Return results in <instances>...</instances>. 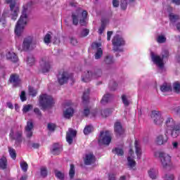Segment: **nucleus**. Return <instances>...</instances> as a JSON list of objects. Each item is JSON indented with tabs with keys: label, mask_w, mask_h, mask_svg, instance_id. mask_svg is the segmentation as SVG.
Masks as SVG:
<instances>
[{
	"label": "nucleus",
	"mask_w": 180,
	"mask_h": 180,
	"mask_svg": "<svg viewBox=\"0 0 180 180\" xmlns=\"http://www.w3.org/2000/svg\"><path fill=\"white\" fill-rule=\"evenodd\" d=\"M54 103V99L50 95L43 94L39 96V105L42 109H47Z\"/></svg>",
	"instance_id": "obj_5"
},
{
	"label": "nucleus",
	"mask_w": 180,
	"mask_h": 180,
	"mask_svg": "<svg viewBox=\"0 0 180 180\" xmlns=\"http://www.w3.org/2000/svg\"><path fill=\"white\" fill-rule=\"evenodd\" d=\"M109 110L108 109L101 111V115L103 117H108V116H109Z\"/></svg>",
	"instance_id": "obj_55"
},
{
	"label": "nucleus",
	"mask_w": 180,
	"mask_h": 180,
	"mask_svg": "<svg viewBox=\"0 0 180 180\" xmlns=\"http://www.w3.org/2000/svg\"><path fill=\"white\" fill-rule=\"evenodd\" d=\"M94 131V127L92 126H87L84 129V134H89V133H91V131Z\"/></svg>",
	"instance_id": "obj_42"
},
{
	"label": "nucleus",
	"mask_w": 180,
	"mask_h": 180,
	"mask_svg": "<svg viewBox=\"0 0 180 180\" xmlns=\"http://www.w3.org/2000/svg\"><path fill=\"white\" fill-rule=\"evenodd\" d=\"M112 43L113 46L112 50L114 51H122L120 47L124 46L125 44L124 39L120 35H115L112 40Z\"/></svg>",
	"instance_id": "obj_8"
},
{
	"label": "nucleus",
	"mask_w": 180,
	"mask_h": 180,
	"mask_svg": "<svg viewBox=\"0 0 180 180\" xmlns=\"http://www.w3.org/2000/svg\"><path fill=\"white\" fill-rule=\"evenodd\" d=\"M9 153L11 158H16V151L15 150H13V148H10Z\"/></svg>",
	"instance_id": "obj_54"
},
{
	"label": "nucleus",
	"mask_w": 180,
	"mask_h": 180,
	"mask_svg": "<svg viewBox=\"0 0 180 180\" xmlns=\"http://www.w3.org/2000/svg\"><path fill=\"white\" fill-rule=\"evenodd\" d=\"M92 49H97V51L96 52L94 55V58L96 60H99L101 57L103 55V51H102V49H101V44L100 43H96L94 42L91 45Z\"/></svg>",
	"instance_id": "obj_15"
},
{
	"label": "nucleus",
	"mask_w": 180,
	"mask_h": 180,
	"mask_svg": "<svg viewBox=\"0 0 180 180\" xmlns=\"http://www.w3.org/2000/svg\"><path fill=\"white\" fill-rule=\"evenodd\" d=\"M33 122L31 120L27 121V126L25 127V131H32L33 130Z\"/></svg>",
	"instance_id": "obj_41"
},
{
	"label": "nucleus",
	"mask_w": 180,
	"mask_h": 180,
	"mask_svg": "<svg viewBox=\"0 0 180 180\" xmlns=\"http://www.w3.org/2000/svg\"><path fill=\"white\" fill-rule=\"evenodd\" d=\"M155 157H159V158H170L169 155L164 152H156L155 153Z\"/></svg>",
	"instance_id": "obj_29"
},
{
	"label": "nucleus",
	"mask_w": 180,
	"mask_h": 180,
	"mask_svg": "<svg viewBox=\"0 0 180 180\" xmlns=\"http://www.w3.org/2000/svg\"><path fill=\"white\" fill-rule=\"evenodd\" d=\"M113 34V32L112 31H108L107 32V40L109 41H110V37H112V35Z\"/></svg>",
	"instance_id": "obj_60"
},
{
	"label": "nucleus",
	"mask_w": 180,
	"mask_h": 180,
	"mask_svg": "<svg viewBox=\"0 0 180 180\" xmlns=\"http://www.w3.org/2000/svg\"><path fill=\"white\" fill-rule=\"evenodd\" d=\"M44 41L45 44H50L51 43V32H49L45 35Z\"/></svg>",
	"instance_id": "obj_30"
},
{
	"label": "nucleus",
	"mask_w": 180,
	"mask_h": 180,
	"mask_svg": "<svg viewBox=\"0 0 180 180\" xmlns=\"http://www.w3.org/2000/svg\"><path fill=\"white\" fill-rule=\"evenodd\" d=\"M20 99L22 102H25V101H26V93L25 91L21 92Z\"/></svg>",
	"instance_id": "obj_56"
},
{
	"label": "nucleus",
	"mask_w": 180,
	"mask_h": 180,
	"mask_svg": "<svg viewBox=\"0 0 180 180\" xmlns=\"http://www.w3.org/2000/svg\"><path fill=\"white\" fill-rule=\"evenodd\" d=\"M25 134H26L27 137H28V139H30V137H32V136H33V131H25Z\"/></svg>",
	"instance_id": "obj_61"
},
{
	"label": "nucleus",
	"mask_w": 180,
	"mask_h": 180,
	"mask_svg": "<svg viewBox=\"0 0 180 180\" xmlns=\"http://www.w3.org/2000/svg\"><path fill=\"white\" fill-rule=\"evenodd\" d=\"M20 167L24 172H26L27 171L28 165L26 162H25V161L21 162Z\"/></svg>",
	"instance_id": "obj_47"
},
{
	"label": "nucleus",
	"mask_w": 180,
	"mask_h": 180,
	"mask_svg": "<svg viewBox=\"0 0 180 180\" xmlns=\"http://www.w3.org/2000/svg\"><path fill=\"white\" fill-rule=\"evenodd\" d=\"M9 81L14 86H18L20 84V79H19V75H11L9 79Z\"/></svg>",
	"instance_id": "obj_20"
},
{
	"label": "nucleus",
	"mask_w": 180,
	"mask_h": 180,
	"mask_svg": "<svg viewBox=\"0 0 180 180\" xmlns=\"http://www.w3.org/2000/svg\"><path fill=\"white\" fill-rule=\"evenodd\" d=\"M0 168L2 169L6 168V159H0Z\"/></svg>",
	"instance_id": "obj_51"
},
{
	"label": "nucleus",
	"mask_w": 180,
	"mask_h": 180,
	"mask_svg": "<svg viewBox=\"0 0 180 180\" xmlns=\"http://www.w3.org/2000/svg\"><path fill=\"white\" fill-rule=\"evenodd\" d=\"M167 38L164 35H159L157 38L158 43H165Z\"/></svg>",
	"instance_id": "obj_46"
},
{
	"label": "nucleus",
	"mask_w": 180,
	"mask_h": 180,
	"mask_svg": "<svg viewBox=\"0 0 180 180\" xmlns=\"http://www.w3.org/2000/svg\"><path fill=\"white\" fill-rule=\"evenodd\" d=\"M120 6L124 11L127 8V0H121Z\"/></svg>",
	"instance_id": "obj_52"
},
{
	"label": "nucleus",
	"mask_w": 180,
	"mask_h": 180,
	"mask_svg": "<svg viewBox=\"0 0 180 180\" xmlns=\"http://www.w3.org/2000/svg\"><path fill=\"white\" fill-rule=\"evenodd\" d=\"M165 180H174V174H166Z\"/></svg>",
	"instance_id": "obj_58"
},
{
	"label": "nucleus",
	"mask_w": 180,
	"mask_h": 180,
	"mask_svg": "<svg viewBox=\"0 0 180 180\" xmlns=\"http://www.w3.org/2000/svg\"><path fill=\"white\" fill-rule=\"evenodd\" d=\"M22 131H17L15 132H13V129L11 130V133H10V137H11V139H13V140H15V141H22Z\"/></svg>",
	"instance_id": "obj_17"
},
{
	"label": "nucleus",
	"mask_w": 180,
	"mask_h": 180,
	"mask_svg": "<svg viewBox=\"0 0 180 180\" xmlns=\"http://www.w3.org/2000/svg\"><path fill=\"white\" fill-rule=\"evenodd\" d=\"M39 68L41 72H49L51 69V60L49 57H44L39 61Z\"/></svg>",
	"instance_id": "obj_7"
},
{
	"label": "nucleus",
	"mask_w": 180,
	"mask_h": 180,
	"mask_svg": "<svg viewBox=\"0 0 180 180\" xmlns=\"http://www.w3.org/2000/svg\"><path fill=\"white\" fill-rule=\"evenodd\" d=\"M102 70H98L95 73L92 71L84 72L82 75V81L83 82H89L91 79L94 78H98V77H101Z\"/></svg>",
	"instance_id": "obj_6"
},
{
	"label": "nucleus",
	"mask_w": 180,
	"mask_h": 180,
	"mask_svg": "<svg viewBox=\"0 0 180 180\" xmlns=\"http://www.w3.org/2000/svg\"><path fill=\"white\" fill-rule=\"evenodd\" d=\"M94 162H95V159L94 158H86L84 160L85 165H91V164H94Z\"/></svg>",
	"instance_id": "obj_50"
},
{
	"label": "nucleus",
	"mask_w": 180,
	"mask_h": 180,
	"mask_svg": "<svg viewBox=\"0 0 180 180\" xmlns=\"http://www.w3.org/2000/svg\"><path fill=\"white\" fill-rule=\"evenodd\" d=\"M161 162H162V167H168V166L171 165V159H169V158H162L161 159Z\"/></svg>",
	"instance_id": "obj_32"
},
{
	"label": "nucleus",
	"mask_w": 180,
	"mask_h": 180,
	"mask_svg": "<svg viewBox=\"0 0 180 180\" xmlns=\"http://www.w3.org/2000/svg\"><path fill=\"white\" fill-rule=\"evenodd\" d=\"M36 46V43L33 41V38L32 37H28L25 38L22 43V49L25 51H27V50H32L34 49Z\"/></svg>",
	"instance_id": "obj_11"
},
{
	"label": "nucleus",
	"mask_w": 180,
	"mask_h": 180,
	"mask_svg": "<svg viewBox=\"0 0 180 180\" xmlns=\"http://www.w3.org/2000/svg\"><path fill=\"white\" fill-rule=\"evenodd\" d=\"M36 60L34 59V57L33 56H29L27 58L26 62L27 65H30V67H32V65H34Z\"/></svg>",
	"instance_id": "obj_28"
},
{
	"label": "nucleus",
	"mask_w": 180,
	"mask_h": 180,
	"mask_svg": "<svg viewBox=\"0 0 180 180\" xmlns=\"http://www.w3.org/2000/svg\"><path fill=\"white\" fill-rule=\"evenodd\" d=\"M160 91L162 92H171V91H172L171 84H167V83H164L160 86Z\"/></svg>",
	"instance_id": "obj_24"
},
{
	"label": "nucleus",
	"mask_w": 180,
	"mask_h": 180,
	"mask_svg": "<svg viewBox=\"0 0 180 180\" xmlns=\"http://www.w3.org/2000/svg\"><path fill=\"white\" fill-rule=\"evenodd\" d=\"M104 63L107 65L113 64V63H115V61L113 60V56H105L104 59Z\"/></svg>",
	"instance_id": "obj_34"
},
{
	"label": "nucleus",
	"mask_w": 180,
	"mask_h": 180,
	"mask_svg": "<svg viewBox=\"0 0 180 180\" xmlns=\"http://www.w3.org/2000/svg\"><path fill=\"white\" fill-rule=\"evenodd\" d=\"M75 175V167L74 166V165H70V168L69 170V176L70 178L72 179L74 178Z\"/></svg>",
	"instance_id": "obj_36"
},
{
	"label": "nucleus",
	"mask_w": 180,
	"mask_h": 180,
	"mask_svg": "<svg viewBox=\"0 0 180 180\" xmlns=\"http://www.w3.org/2000/svg\"><path fill=\"white\" fill-rule=\"evenodd\" d=\"M88 16V12L86 11H82L81 9L77 10L72 13V23L75 26L79 22L82 26L86 25V18Z\"/></svg>",
	"instance_id": "obj_3"
},
{
	"label": "nucleus",
	"mask_w": 180,
	"mask_h": 180,
	"mask_svg": "<svg viewBox=\"0 0 180 180\" xmlns=\"http://www.w3.org/2000/svg\"><path fill=\"white\" fill-rule=\"evenodd\" d=\"M29 94L31 96H36L37 95V90L34 89L33 87H29Z\"/></svg>",
	"instance_id": "obj_48"
},
{
	"label": "nucleus",
	"mask_w": 180,
	"mask_h": 180,
	"mask_svg": "<svg viewBox=\"0 0 180 180\" xmlns=\"http://www.w3.org/2000/svg\"><path fill=\"white\" fill-rule=\"evenodd\" d=\"M165 131H171V136L173 139H176L179 136L180 127L174 120V118L169 117L165 120Z\"/></svg>",
	"instance_id": "obj_2"
},
{
	"label": "nucleus",
	"mask_w": 180,
	"mask_h": 180,
	"mask_svg": "<svg viewBox=\"0 0 180 180\" xmlns=\"http://www.w3.org/2000/svg\"><path fill=\"white\" fill-rule=\"evenodd\" d=\"M114 130L117 136H122V134L124 133V130L122 127V124H120V122H115L114 126Z\"/></svg>",
	"instance_id": "obj_19"
},
{
	"label": "nucleus",
	"mask_w": 180,
	"mask_h": 180,
	"mask_svg": "<svg viewBox=\"0 0 180 180\" xmlns=\"http://www.w3.org/2000/svg\"><path fill=\"white\" fill-rule=\"evenodd\" d=\"M89 92H91V90L89 89H87L86 90H85L83 93V96H82V101L84 102V103H85V102H88V101H89Z\"/></svg>",
	"instance_id": "obj_25"
},
{
	"label": "nucleus",
	"mask_w": 180,
	"mask_h": 180,
	"mask_svg": "<svg viewBox=\"0 0 180 180\" xmlns=\"http://www.w3.org/2000/svg\"><path fill=\"white\" fill-rule=\"evenodd\" d=\"M110 141H112V135H110V132L108 131H101L98 139V143L100 145L104 144L105 146H109Z\"/></svg>",
	"instance_id": "obj_9"
},
{
	"label": "nucleus",
	"mask_w": 180,
	"mask_h": 180,
	"mask_svg": "<svg viewBox=\"0 0 180 180\" xmlns=\"http://www.w3.org/2000/svg\"><path fill=\"white\" fill-rule=\"evenodd\" d=\"M58 79L60 85H64L70 79V75L67 72H63L58 75Z\"/></svg>",
	"instance_id": "obj_16"
},
{
	"label": "nucleus",
	"mask_w": 180,
	"mask_h": 180,
	"mask_svg": "<svg viewBox=\"0 0 180 180\" xmlns=\"http://www.w3.org/2000/svg\"><path fill=\"white\" fill-rule=\"evenodd\" d=\"M72 115H74V109H72V108H71V107L67 108L63 112V116L66 119H70V117H72Z\"/></svg>",
	"instance_id": "obj_22"
},
{
	"label": "nucleus",
	"mask_w": 180,
	"mask_h": 180,
	"mask_svg": "<svg viewBox=\"0 0 180 180\" xmlns=\"http://www.w3.org/2000/svg\"><path fill=\"white\" fill-rule=\"evenodd\" d=\"M112 5L115 8L119 6V0H112Z\"/></svg>",
	"instance_id": "obj_62"
},
{
	"label": "nucleus",
	"mask_w": 180,
	"mask_h": 180,
	"mask_svg": "<svg viewBox=\"0 0 180 180\" xmlns=\"http://www.w3.org/2000/svg\"><path fill=\"white\" fill-rule=\"evenodd\" d=\"M84 116H88L89 115H91V117H94V116H96V113H98V112L96 111H94V112H91L89 110V108L86 107L84 109V112H83Z\"/></svg>",
	"instance_id": "obj_26"
},
{
	"label": "nucleus",
	"mask_w": 180,
	"mask_h": 180,
	"mask_svg": "<svg viewBox=\"0 0 180 180\" xmlns=\"http://www.w3.org/2000/svg\"><path fill=\"white\" fill-rule=\"evenodd\" d=\"M51 151L53 155H58L63 151V145L54 143Z\"/></svg>",
	"instance_id": "obj_18"
},
{
	"label": "nucleus",
	"mask_w": 180,
	"mask_h": 180,
	"mask_svg": "<svg viewBox=\"0 0 180 180\" xmlns=\"http://www.w3.org/2000/svg\"><path fill=\"white\" fill-rule=\"evenodd\" d=\"M6 4H10L11 19L13 20H16L18 13H19V6H16V3L12 0H6Z\"/></svg>",
	"instance_id": "obj_10"
},
{
	"label": "nucleus",
	"mask_w": 180,
	"mask_h": 180,
	"mask_svg": "<svg viewBox=\"0 0 180 180\" xmlns=\"http://www.w3.org/2000/svg\"><path fill=\"white\" fill-rule=\"evenodd\" d=\"M151 117L155 124H162V122H164V118L161 116V112L160 111H152Z\"/></svg>",
	"instance_id": "obj_13"
},
{
	"label": "nucleus",
	"mask_w": 180,
	"mask_h": 180,
	"mask_svg": "<svg viewBox=\"0 0 180 180\" xmlns=\"http://www.w3.org/2000/svg\"><path fill=\"white\" fill-rule=\"evenodd\" d=\"M30 109H33V106L30 104L25 105L23 106L22 112L23 113H27L30 110Z\"/></svg>",
	"instance_id": "obj_43"
},
{
	"label": "nucleus",
	"mask_w": 180,
	"mask_h": 180,
	"mask_svg": "<svg viewBox=\"0 0 180 180\" xmlns=\"http://www.w3.org/2000/svg\"><path fill=\"white\" fill-rule=\"evenodd\" d=\"M32 148H39L40 147V145L39 143H32Z\"/></svg>",
	"instance_id": "obj_64"
},
{
	"label": "nucleus",
	"mask_w": 180,
	"mask_h": 180,
	"mask_svg": "<svg viewBox=\"0 0 180 180\" xmlns=\"http://www.w3.org/2000/svg\"><path fill=\"white\" fill-rule=\"evenodd\" d=\"M32 1H30L23 6L22 15L15 25V33L16 36H22V33L25 30V26L27 23V13L32 8Z\"/></svg>",
	"instance_id": "obj_1"
},
{
	"label": "nucleus",
	"mask_w": 180,
	"mask_h": 180,
	"mask_svg": "<svg viewBox=\"0 0 180 180\" xmlns=\"http://www.w3.org/2000/svg\"><path fill=\"white\" fill-rule=\"evenodd\" d=\"M105 27H106V22H105V20L102 19L101 20V25L100 28L98 29V33L99 34H102L105 30Z\"/></svg>",
	"instance_id": "obj_38"
},
{
	"label": "nucleus",
	"mask_w": 180,
	"mask_h": 180,
	"mask_svg": "<svg viewBox=\"0 0 180 180\" xmlns=\"http://www.w3.org/2000/svg\"><path fill=\"white\" fill-rule=\"evenodd\" d=\"M134 146L137 157H141V145H140V142L139 141V140H135Z\"/></svg>",
	"instance_id": "obj_21"
},
{
	"label": "nucleus",
	"mask_w": 180,
	"mask_h": 180,
	"mask_svg": "<svg viewBox=\"0 0 180 180\" xmlns=\"http://www.w3.org/2000/svg\"><path fill=\"white\" fill-rule=\"evenodd\" d=\"M77 136V131L70 128L66 133V141L68 144H72L74 138Z\"/></svg>",
	"instance_id": "obj_14"
},
{
	"label": "nucleus",
	"mask_w": 180,
	"mask_h": 180,
	"mask_svg": "<svg viewBox=\"0 0 180 180\" xmlns=\"http://www.w3.org/2000/svg\"><path fill=\"white\" fill-rule=\"evenodd\" d=\"M34 112L38 116V117H41V112H40L39 108H34Z\"/></svg>",
	"instance_id": "obj_57"
},
{
	"label": "nucleus",
	"mask_w": 180,
	"mask_h": 180,
	"mask_svg": "<svg viewBox=\"0 0 180 180\" xmlns=\"http://www.w3.org/2000/svg\"><path fill=\"white\" fill-rule=\"evenodd\" d=\"M41 171V176H42V178H46V176H47V168H46L45 167H42L40 169Z\"/></svg>",
	"instance_id": "obj_44"
},
{
	"label": "nucleus",
	"mask_w": 180,
	"mask_h": 180,
	"mask_svg": "<svg viewBox=\"0 0 180 180\" xmlns=\"http://www.w3.org/2000/svg\"><path fill=\"white\" fill-rule=\"evenodd\" d=\"M89 34V30L83 29L79 32V37H86Z\"/></svg>",
	"instance_id": "obj_35"
},
{
	"label": "nucleus",
	"mask_w": 180,
	"mask_h": 180,
	"mask_svg": "<svg viewBox=\"0 0 180 180\" xmlns=\"http://www.w3.org/2000/svg\"><path fill=\"white\" fill-rule=\"evenodd\" d=\"M168 141V131H165L164 134H159L156 136L155 143L158 146H162L166 144Z\"/></svg>",
	"instance_id": "obj_12"
},
{
	"label": "nucleus",
	"mask_w": 180,
	"mask_h": 180,
	"mask_svg": "<svg viewBox=\"0 0 180 180\" xmlns=\"http://www.w3.org/2000/svg\"><path fill=\"white\" fill-rule=\"evenodd\" d=\"M158 174V172L157 171V169H150L148 171V175L150 178H151V179H155L157 178Z\"/></svg>",
	"instance_id": "obj_27"
},
{
	"label": "nucleus",
	"mask_w": 180,
	"mask_h": 180,
	"mask_svg": "<svg viewBox=\"0 0 180 180\" xmlns=\"http://www.w3.org/2000/svg\"><path fill=\"white\" fill-rule=\"evenodd\" d=\"M173 91L176 92V94H180V83L179 82H176L173 84Z\"/></svg>",
	"instance_id": "obj_33"
},
{
	"label": "nucleus",
	"mask_w": 180,
	"mask_h": 180,
	"mask_svg": "<svg viewBox=\"0 0 180 180\" xmlns=\"http://www.w3.org/2000/svg\"><path fill=\"white\" fill-rule=\"evenodd\" d=\"M110 98H112V96L110 94L104 95L103 98L101 99L102 105H105V103H108V102L110 101Z\"/></svg>",
	"instance_id": "obj_31"
},
{
	"label": "nucleus",
	"mask_w": 180,
	"mask_h": 180,
	"mask_svg": "<svg viewBox=\"0 0 180 180\" xmlns=\"http://www.w3.org/2000/svg\"><path fill=\"white\" fill-rule=\"evenodd\" d=\"M150 57L153 63L158 67V68H160V70H162L164 68V58H167L168 57V51H165L162 53V57L156 55L153 52L150 53Z\"/></svg>",
	"instance_id": "obj_4"
},
{
	"label": "nucleus",
	"mask_w": 180,
	"mask_h": 180,
	"mask_svg": "<svg viewBox=\"0 0 180 180\" xmlns=\"http://www.w3.org/2000/svg\"><path fill=\"white\" fill-rule=\"evenodd\" d=\"M6 58L8 60H11L13 63H16V61H18V56H16V53L13 52H8L6 54Z\"/></svg>",
	"instance_id": "obj_23"
},
{
	"label": "nucleus",
	"mask_w": 180,
	"mask_h": 180,
	"mask_svg": "<svg viewBox=\"0 0 180 180\" xmlns=\"http://www.w3.org/2000/svg\"><path fill=\"white\" fill-rule=\"evenodd\" d=\"M48 129L49 131H54L56 130V124L53 123L48 124Z\"/></svg>",
	"instance_id": "obj_53"
},
{
	"label": "nucleus",
	"mask_w": 180,
	"mask_h": 180,
	"mask_svg": "<svg viewBox=\"0 0 180 180\" xmlns=\"http://www.w3.org/2000/svg\"><path fill=\"white\" fill-rule=\"evenodd\" d=\"M128 165H129V167H130V168H134V167H136V161H134V159L129 158L128 159Z\"/></svg>",
	"instance_id": "obj_49"
},
{
	"label": "nucleus",
	"mask_w": 180,
	"mask_h": 180,
	"mask_svg": "<svg viewBox=\"0 0 180 180\" xmlns=\"http://www.w3.org/2000/svg\"><path fill=\"white\" fill-rule=\"evenodd\" d=\"M122 103H124V106H129L130 105V102L129 101V99L127 98V96L123 94L122 96Z\"/></svg>",
	"instance_id": "obj_39"
},
{
	"label": "nucleus",
	"mask_w": 180,
	"mask_h": 180,
	"mask_svg": "<svg viewBox=\"0 0 180 180\" xmlns=\"http://www.w3.org/2000/svg\"><path fill=\"white\" fill-rule=\"evenodd\" d=\"M169 19H170V21L174 23L175 22H176V20H178V19H179V15H174V14H170L169 15Z\"/></svg>",
	"instance_id": "obj_45"
},
{
	"label": "nucleus",
	"mask_w": 180,
	"mask_h": 180,
	"mask_svg": "<svg viewBox=\"0 0 180 180\" xmlns=\"http://www.w3.org/2000/svg\"><path fill=\"white\" fill-rule=\"evenodd\" d=\"M86 158H94V153H89L86 155Z\"/></svg>",
	"instance_id": "obj_63"
},
{
	"label": "nucleus",
	"mask_w": 180,
	"mask_h": 180,
	"mask_svg": "<svg viewBox=\"0 0 180 180\" xmlns=\"http://www.w3.org/2000/svg\"><path fill=\"white\" fill-rule=\"evenodd\" d=\"M55 175H56V178H58V179H60V180L64 179V173H63L58 170L55 171Z\"/></svg>",
	"instance_id": "obj_40"
},
{
	"label": "nucleus",
	"mask_w": 180,
	"mask_h": 180,
	"mask_svg": "<svg viewBox=\"0 0 180 180\" xmlns=\"http://www.w3.org/2000/svg\"><path fill=\"white\" fill-rule=\"evenodd\" d=\"M112 153L114 154H117V155H123L124 154V151H123V149L120 148H115L112 150Z\"/></svg>",
	"instance_id": "obj_37"
},
{
	"label": "nucleus",
	"mask_w": 180,
	"mask_h": 180,
	"mask_svg": "<svg viewBox=\"0 0 180 180\" xmlns=\"http://www.w3.org/2000/svg\"><path fill=\"white\" fill-rule=\"evenodd\" d=\"M70 43H71V44H73V46H76V44H78V41L77 40V39H75L74 37H71L70 38Z\"/></svg>",
	"instance_id": "obj_59"
}]
</instances>
